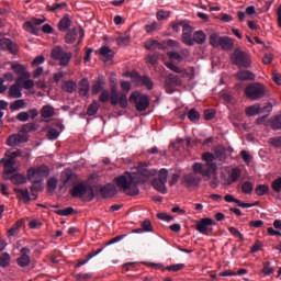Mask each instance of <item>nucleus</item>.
I'll use <instances>...</instances> for the list:
<instances>
[{
    "mask_svg": "<svg viewBox=\"0 0 281 281\" xmlns=\"http://www.w3.org/2000/svg\"><path fill=\"white\" fill-rule=\"evenodd\" d=\"M100 193L103 199H109L115 195L116 189L115 186L112 183H106L100 189Z\"/></svg>",
    "mask_w": 281,
    "mask_h": 281,
    "instance_id": "obj_23",
    "label": "nucleus"
},
{
    "mask_svg": "<svg viewBox=\"0 0 281 281\" xmlns=\"http://www.w3.org/2000/svg\"><path fill=\"white\" fill-rule=\"evenodd\" d=\"M176 87H182V79L173 74H169L164 83L166 93H175Z\"/></svg>",
    "mask_w": 281,
    "mask_h": 281,
    "instance_id": "obj_11",
    "label": "nucleus"
},
{
    "mask_svg": "<svg viewBox=\"0 0 281 281\" xmlns=\"http://www.w3.org/2000/svg\"><path fill=\"white\" fill-rule=\"evenodd\" d=\"M117 188L122 189L127 195L136 196L139 194V189L135 172L125 171L114 178Z\"/></svg>",
    "mask_w": 281,
    "mask_h": 281,
    "instance_id": "obj_1",
    "label": "nucleus"
},
{
    "mask_svg": "<svg viewBox=\"0 0 281 281\" xmlns=\"http://www.w3.org/2000/svg\"><path fill=\"white\" fill-rule=\"evenodd\" d=\"M116 42L120 46H125L131 42V33L130 31L125 32L124 36H120L116 38Z\"/></svg>",
    "mask_w": 281,
    "mask_h": 281,
    "instance_id": "obj_44",
    "label": "nucleus"
},
{
    "mask_svg": "<svg viewBox=\"0 0 281 281\" xmlns=\"http://www.w3.org/2000/svg\"><path fill=\"white\" fill-rule=\"evenodd\" d=\"M183 268H186L184 263H177V265L168 266L164 270L171 271V272H178V271L182 270Z\"/></svg>",
    "mask_w": 281,
    "mask_h": 281,
    "instance_id": "obj_60",
    "label": "nucleus"
},
{
    "mask_svg": "<svg viewBox=\"0 0 281 281\" xmlns=\"http://www.w3.org/2000/svg\"><path fill=\"white\" fill-rule=\"evenodd\" d=\"M13 191L18 195V199L23 200L24 203H30V201H32V198H30V190L27 188H13Z\"/></svg>",
    "mask_w": 281,
    "mask_h": 281,
    "instance_id": "obj_27",
    "label": "nucleus"
},
{
    "mask_svg": "<svg viewBox=\"0 0 281 281\" xmlns=\"http://www.w3.org/2000/svg\"><path fill=\"white\" fill-rule=\"evenodd\" d=\"M273 111V104L265 103V105L259 104V114H270Z\"/></svg>",
    "mask_w": 281,
    "mask_h": 281,
    "instance_id": "obj_52",
    "label": "nucleus"
},
{
    "mask_svg": "<svg viewBox=\"0 0 281 281\" xmlns=\"http://www.w3.org/2000/svg\"><path fill=\"white\" fill-rule=\"evenodd\" d=\"M158 171L155 168L148 169L140 167L136 175V184H143L148 182L153 177H156Z\"/></svg>",
    "mask_w": 281,
    "mask_h": 281,
    "instance_id": "obj_10",
    "label": "nucleus"
},
{
    "mask_svg": "<svg viewBox=\"0 0 281 281\" xmlns=\"http://www.w3.org/2000/svg\"><path fill=\"white\" fill-rule=\"evenodd\" d=\"M50 56L55 60H59V65L65 67L69 64L72 54L70 52H65L60 46H55L52 49Z\"/></svg>",
    "mask_w": 281,
    "mask_h": 281,
    "instance_id": "obj_9",
    "label": "nucleus"
},
{
    "mask_svg": "<svg viewBox=\"0 0 281 281\" xmlns=\"http://www.w3.org/2000/svg\"><path fill=\"white\" fill-rule=\"evenodd\" d=\"M260 114V104L251 105L246 109L247 116H256Z\"/></svg>",
    "mask_w": 281,
    "mask_h": 281,
    "instance_id": "obj_46",
    "label": "nucleus"
},
{
    "mask_svg": "<svg viewBox=\"0 0 281 281\" xmlns=\"http://www.w3.org/2000/svg\"><path fill=\"white\" fill-rule=\"evenodd\" d=\"M10 180L13 184H25L27 183V177L23 173H14L10 177Z\"/></svg>",
    "mask_w": 281,
    "mask_h": 281,
    "instance_id": "obj_33",
    "label": "nucleus"
},
{
    "mask_svg": "<svg viewBox=\"0 0 281 281\" xmlns=\"http://www.w3.org/2000/svg\"><path fill=\"white\" fill-rule=\"evenodd\" d=\"M268 144L276 149H281V136L270 137Z\"/></svg>",
    "mask_w": 281,
    "mask_h": 281,
    "instance_id": "obj_50",
    "label": "nucleus"
},
{
    "mask_svg": "<svg viewBox=\"0 0 281 281\" xmlns=\"http://www.w3.org/2000/svg\"><path fill=\"white\" fill-rule=\"evenodd\" d=\"M151 187H154V189L161 194H167V192H168L166 182L158 180V178L151 179Z\"/></svg>",
    "mask_w": 281,
    "mask_h": 281,
    "instance_id": "obj_28",
    "label": "nucleus"
},
{
    "mask_svg": "<svg viewBox=\"0 0 281 281\" xmlns=\"http://www.w3.org/2000/svg\"><path fill=\"white\" fill-rule=\"evenodd\" d=\"M240 176H241V170L238 167L233 168L229 173L231 183L236 182L240 178Z\"/></svg>",
    "mask_w": 281,
    "mask_h": 281,
    "instance_id": "obj_47",
    "label": "nucleus"
},
{
    "mask_svg": "<svg viewBox=\"0 0 281 281\" xmlns=\"http://www.w3.org/2000/svg\"><path fill=\"white\" fill-rule=\"evenodd\" d=\"M255 192L258 196H263L265 194L269 193V184H258Z\"/></svg>",
    "mask_w": 281,
    "mask_h": 281,
    "instance_id": "obj_45",
    "label": "nucleus"
},
{
    "mask_svg": "<svg viewBox=\"0 0 281 281\" xmlns=\"http://www.w3.org/2000/svg\"><path fill=\"white\" fill-rule=\"evenodd\" d=\"M105 82H104V78L103 77H99L98 80H95L93 82L92 86V93L93 95H97L98 93H100V91H103V87H104Z\"/></svg>",
    "mask_w": 281,
    "mask_h": 281,
    "instance_id": "obj_32",
    "label": "nucleus"
},
{
    "mask_svg": "<svg viewBox=\"0 0 281 281\" xmlns=\"http://www.w3.org/2000/svg\"><path fill=\"white\" fill-rule=\"evenodd\" d=\"M130 102L136 105V111L138 112H145L150 105L148 95L142 94L139 91H135L131 94Z\"/></svg>",
    "mask_w": 281,
    "mask_h": 281,
    "instance_id": "obj_7",
    "label": "nucleus"
},
{
    "mask_svg": "<svg viewBox=\"0 0 281 281\" xmlns=\"http://www.w3.org/2000/svg\"><path fill=\"white\" fill-rule=\"evenodd\" d=\"M140 82L143 83V86L147 87V89L149 91H153L154 82L151 81V79L148 76L140 77Z\"/></svg>",
    "mask_w": 281,
    "mask_h": 281,
    "instance_id": "obj_56",
    "label": "nucleus"
},
{
    "mask_svg": "<svg viewBox=\"0 0 281 281\" xmlns=\"http://www.w3.org/2000/svg\"><path fill=\"white\" fill-rule=\"evenodd\" d=\"M100 54H101V56H103L104 61L112 60L114 57V52L108 46L101 47Z\"/></svg>",
    "mask_w": 281,
    "mask_h": 281,
    "instance_id": "obj_36",
    "label": "nucleus"
},
{
    "mask_svg": "<svg viewBox=\"0 0 281 281\" xmlns=\"http://www.w3.org/2000/svg\"><path fill=\"white\" fill-rule=\"evenodd\" d=\"M214 221L212 218H202L196 223L195 229L202 235H209L213 232Z\"/></svg>",
    "mask_w": 281,
    "mask_h": 281,
    "instance_id": "obj_14",
    "label": "nucleus"
},
{
    "mask_svg": "<svg viewBox=\"0 0 281 281\" xmlns=\"http://www.w3.org/2000/svg\"><path fill=\"white\" fill-rule=\"evenodd\" d=\"M99 108H100V105H99L98 101L93 100L92 103L88 108L87 115L89 117L95 116L97 113L99 112Z\"/></svg>",
    "mask_w": 281,
    "mask_h": 281,
    "instance_id": "obj_39",
    "label": "nucleus"
},
{
    "mask_svg": "<svg viewBox=\"0 0 281 281\" xmlns=\"http://www.w3.org/2000/svg\"><path fill=\"white\" fill-rule=\"evenodd\" d=\"M169 16H170V12L169 11L160 10V11H158V13H156V19H158V21H165Z\"/></svg>",
    "mask_w": 281,
    "mask_h": 281,
    "instance_id": "obj_63",
    "label": "nucleus"
},
{
    "mask_svg": "<svg viewBox=\"0 0 281 281\" xmlns=\"http://www.w3.org/2000/svg\"><path fill=\"white\" fill-rule=\"evenodd\" d=\"M202 178L196 173L189 172L184 173L181 177V184L184 188H195L201 183Z\"/></svg>",
    "mask_w": 281,
    "mask_h": 281,
    "instance_id": "obj_12",
    "label": "nucleus"
},
{
    "mask_svg": "<svg viewBox=\"0 0 281 281\" xmlns=\"http://www.w3.org/2000/svg\"><path fill=\"white\" fill-rule=\"evenodd\" d=\"M192 33L193 27L183 21L181 41L188 46H193Z\"/></svg>",
    "mask_w": 281,
    "mask_h": 281,
    "instance_id": "obj_17",
    "label": "nucleus"
},
{
    "mask_svg": "<svg viewBox=\"0 0 281 281\" xmlns=\"http://www.w3.org/2000/svg\"><path fill=\"white\" fill-rule=\"evenodd\" d=\"M168 176H169V171L168 169L166 168H161L160 171H158V180L164 182V183H167L168 181Z\"/></svg>",
    "mask_w": 281,
    "mask_h": 281,
    "instance_id": "obj_57",
    "label": "nucleus"
},
{
    "mask_svg": "<svg viewBox=\"0 0 281 281\" xmlns=\"http://www.w3.org/2000/svg\"><path fill=\"white\" fill-rule=\"evenodd\" d=\"M27 134L19 132L18 134H12L7 138V145L9 147H16L23 143H27Z\"/></svg>",
    "mask_w": 281,
    "mask_h": 281,
    "instance_id": "obj_16",
    "label": "nucleus"
},
{
    "mask_svg": "<svg viewBox=\"0 0 281 281\" xmlns=\"http://www.w3.org/2000/svg\"><path fill=\"white\" fill-rule=\"evenodd\" d=\"M192 171L195 176L201 175L202 177H211L210 168H205V165L202 162H193Z\"/></svg>",
    "mask_w": 281,
    "mask_h": 281,
    "instance_id": "obj_21",
    "label": "nucleus"
},
{
    "mask_svg": "<svg viewBox=\"0 0 281 281\" xmlns=\"http://www.w3.org/2000/svg\"><path fill=\"white\" fill-rule=\"evenodd\" d=\"M187 117L191 123L196 124L200 122L201 114L195 109H191L188 111Z\"/></svg>",
    "mask_w": 281,
    "mask_h": 281,
    "instance_id": "obj_37",
    "label": "nucleus"
},
{
    "mask_svg": "<svg viewBox=\"0 0 281 281\" xmlns=\"http://www.w3.org/2000/svg\"><path fill=\"white\" fill-rule=\"evenodd\" d=\"M206 34L203 31H195L192 36H191V41H192V46L196 43L199 45L205 44L206 43Z\"/></svg>",
    "mask_w": 281,
    "mask_h": 281,
    "instance_id": "obj_26",
    "label": "nucleus"
},
{
    "mask_svg": "<svg viewBox=\"0 0 281 281\" xmlns=\"http://www.w3.org/2000/svg\"><path fill=\"white\" fill-rule=\"evenodd\" d=\"M0 50H9L11 54H16L19 46L9 38H1Z\"/></svg>",
    "mask_w": 281,
    "mask_h": 281,
    "instance_id": "obj_20",
    "label": "nucleus"
},
{
    "mask_svg": "<svg viewBox=\"0 0 281 281\" xmlns=\"http://www.w3.org/2000/svg\"><path fill=\"white\" fill-rule=\"evenodd\" d=\"M60 181L63 182L64 187L71 186L75 182V173L71 169H65L60 173Z\"/></svg>",
    "mask_w": 281,
    "mask_h": 281,
    "instance_id": "obj_22",
    "label": "nucleus"
},
{
    "mask_svg": "<svg viewBox=\"0 0 281 281\" xmlns=\"http://www.w3.org/2000/svg\"><path fill=\"white\" fill-rule=\"evenodd\" d=\"M110 100L111 102V94L108 90H102L100 97H99V101L103 104L108 103Z\"/></svg>",
    "mask_w": 281,
    "mask_h": 281,
    "instance_id": "obj_59",
    "label": "nucleus"
},
{
    "mask_svg": "<svg viewBox=\"0 0 281 281\" xmlns=\"http://www.w3.org/2000/svg\"><path fill=\"white\" fill-rule=\"evenodd\" d=\"M77 35H78V33H77V30H76V29L68 30V31H67V34H66V36H65L66 43H67V44H72V43H75L76 40H77Z\"/></svg>",
    "mask_w": 281,
    "mask_h": 281,
    "instance_id": "obj_40",
    "label": "nucleus"
},
{
    "mask_svg": "<svg viewBox=\"0 0 281 281\" xmlns=\"http://www.w3.org/2000/svg\"><path fill=\"white\" fill-rule=\"evenodd\" d=\"M111 105L116 106L120 105L121 109L125 110L128 108V100L126 92H120L117 93V87L112 86L111 87Z\"/></svg>",
    "mask_w": 281,
    "mask_h": 281,
    "instance_id": "obj_8",
    "label": "nucleus"
},
{
    "mask_svg": "<svg viewBox=\"0 0 281 281\" xmlns=\"http://www.w3.org/2000/svg\"><path fill=\"white\" fill-rule=\"evenodd\" d=\"M75 212V209L72 206H68L67 209H59L58 211H55V213L59 216H70Z\"/></svg>",
    "mask_w": 281,
    "mask_h": 281,
    "instance_id": "obj_53",
    "label": "nucleus"
},
{
    "mask_svg": "<svg viewBox=\"0 0 281 281\" xmlns=\"http://www.w3.org/2000/svg\"><path fill=\"white\" fill-rule=\"evenodd\" d=\"M231 60L233 65H236L240 68H250L251 67V56L248 52H244L240 48H236L234 53L231 55Z\"/></svg>",
    "mask_w": 281,
    "mask_h": 281,
    "instance_id": "obj_3",
    "label": "nucleus"
},
{
    "mask_svg": "<svg viewBox=\"0 0 281 281\" xmlns=\"http://www.w3.org/2000/svg\"><path fill=\"white\" fill-rule=\"evenodd\" d=\"M158 29H159V24L157 22L145 25V32L147 33H151L154 31H157Z\"/></svg>",
    "mask_w": 281,
    "mask_h": 281,
    "instance_id": "obj_64",
    "label": "nucleus"
},
{
    "mask_svg": "<svg viewBox=\"0 0 281 281\" xmlns=\"http://www.w3.org/2000/svg\"><path fill=\"white\" fill-rule=\"evenodd\" d=\"M140 227H143V231L147 233L154 232L151 222L149 220L143 221V223H140Z\"/></svg>",
    "mask_w": 281,
    "mask_h": 281,
    "instance_id": "obj_62",
    "label": "nucleus"
},
{
    "mask_svg": "<svg viewBox=\"0 0 281 281\" xmlns=\"http://www.w3.org/2000/svg\"><path fill=\"white\" fill-rule=\"evenodd\" d=\"M57 188V179L55 177H50L47 180V192L54 193Z\"/></svg>",
    "mask_w": 281,
    "mask_h": 281,
    "instance_id": "obj_49",
    "label": "nucleus"
},
{
    "mask_svg": "<svg viewBox=\"0 0 281 281\" xmlns=\"http://www.w3.org/2000/svg\"><path fill=\"white\" fill-rule=\"evenodd\" d=\"M21 83L15 82L9 88V98L10 99H21L23 98V92H21Z\"/></svg>",
    "mask_w": 281,
    "mask_h": 281,
    "instance_id": "obj_25",
    "label": "nucleus"
},
{
    "mask_svg": "<svg viewBox=\"0 0 281 281\" xmlns=\"http://www.w3.org/2000/svg\"><path fill=\"white\" fill-rule=\"evenodd\" d=\"M23 109H25V100L23 99L16 100L10 104L11 111H20Z\"/></svg>",
    "mask_w": 281,
    "mask_h": 281,
    "instance_id": "obj_42",
    "label": "nucleus"
},
{
    "mask_svg": "<svg viewBox=\"0 0 281 281\" xmlns=\"http://www.w3.org/2000/svg\"><path fill=\"white\" fill-rule=\"evenodd\" d=\"M235 78L241 81L256 80V75L250 70H239L235 74Z\"/></svg>",
    "mask_w": 281,
    "mask_h": 281,
    "instance_id": "obj_24",
    "label": "nucleus"
},
{
    "mask_svg": "<svg viewBox=\"0 0 281 281\" xmlns=\"http://www.w3.org/2000/svg\"><path fill=\"white\" fill-rule=\"evenodd\" d=\"M52 124L55 127L48 128V131H47V139L56 140L59 137L60 133L64 132L65 126H64V124H63V122L60 120H54L52 122Z\"/></svg>",
    "mask_w": 281,
    "mask_h": 281,
    "instance_id": "obj_13",
    "label": "nucleus"
},
{
    "mask_svg": "<svg viewBox=\"0 0 281 281\" xmlns=\"http://www.w3.org/2000/svg\"><path fill=\"white\" fill-rule=\"evenodd\" d=\"M30 254H32V250L27 247L21 248L20 250V257L16 259L18 266L25 268L30 266V262H32V259L30 258Z\"/></svg>",
    "mask_w": 281,
    "mask_h": 281,
    "instance_id": "obj_18",
    "label": "nucleus"
},
{
    "mask_svg": "<svg viewBox=\"0 0 281 281\" xmlns=\"http://www.w3.org/2000/svg\"><path fill=\"white\" fill-rule=\"evenodd\" d=\"M71 26V21L69 19V15L66 14L58 23V30L60 32H67L69 31V27Z\"/></svg>",
    "mask_w": 281,
    "mask_h": 281,
    "instance_id": "obj_31",
    "label": "nucleus"
},
{
    "mask_svg": "<svg viewBox=\"0 0 281 281\" xmlns=\"http://www.w3.org/2000/svg\"><path fill=\"white\" fill-rule=\"evenodd\" d=\"M61 89L63 91H66V93H74V91L77 89V83L71 80L65 81Z\"/></svg>",
    "mask_w": 281,
    "mask_h": 281,
    "instance_id": "obj_41",
    "label": "nucleus"
},
{
    "mask_svg": "<svg viewBox=\"0 0 281 281\" xmlns=\"http://www.w3.org/2000/svg\"><path fill=\"white\" fill-rule=\"evenodd\" d=\"M11 69L14 71V74H16L19 77L15 80V82L21 83L23 82V80H29V78H31V75L27 72V69L19 64H12Z\"/></svg>",
    "mask_w": 281,
    "mask_h": 281,
    "instance_id": "obj_15",
    "label": "nucleus"
},
{
    "mask_svg": "<svg viewBox=\"0 0 281 281\" xmlns=\"http://www.w3.org/2000/svg\"><path fill=\"white\" fill-rule=\"evenodd\" d=\"M145 48H147V50H155L156 48L165 49L166 46L156 40H149L145 42Z\"/></svg>",
    "mask_w": 281,
    "mask_h": 281,
    "instance_id": "obj_34",
    "label": "nucleus"
},
{
    "mask_svg": "<svg viewBox=\"0 0 281 281\" xmlns=\"http://www.w3.org/2000/svg\"><path fill=\"white\" fill-rule=\"evenodd\" d=\"M49 176V169L46 165L31 167L27 169L26 177L31 183L42 182L43 178Z\"/></svg>",
    "mask_w": 281,
    "mask_h": 281,
    "instance_id": "obj_5",
    "label": "nucleus"
},
{
    "mask_svg": "<svg viewBox=\"0 0 281 281\" xmlns=\"http://www.w3.org/2000/svg\"><path fill=\"white\" fill-rule=\"evenodd\" d=\"M271 189L276 192V193H280L281 192V176L277 177L272 183H271Z\"/></svg>",
    "mask_w": 281,
    "mask_h": 281,
    "instance_id": "obj_58",
    "label": "nucleus"
},
{
    "mask_svg": "<svg viewBox=\"0 0 281 281\" xmlns=\"http://www.w3.org/2000/svg\"><path fill=\"white\" fill-rule=\"evenodd\" d=\"M20 229H21V223L18 222L8 231V237H15L19 234Z\"/></svg>",
    "mask_w": 281,
    "mask_h": 281,
    "instance_id": "obj_55",
    "label": "nucleus"
},
{
    "mask_svg": "<svg viewBox=\"0 0 281 281\" xmlns=\"http://www.w3.org/2000/svg\"><path fill=\"white\" fill-rule=\"evenodd\" d=\"M11 262V256L7 252H3L0 257V266L5 268L9 267Z\"/></svg>",
    "mask_w": 281,
    "mask_h": 281,
    "instance_id": "obj_54",
    "label": "nucleus"
},
{
    "mask_svg": "<svg viewBox=\"0 0 281 281\" xmlns=\"http://www.w3.org/2000/svg\"><path fill=\"white\" fill-rule=\"evenodd\" d=\"M36 131V123H26L22 125L20 133L27 135V133H32Z\"/></svg>",
    "mask_w": 281,
    "mask_h": 281,
    "instance_id": "obj_43",
    "label": "nucleus"
},
{
    "mask_svg": "<svg viewBox=\"0 0 281 281\" xmlns=\"http://www.w3.org/2000/svg\"><path fill=\"white\" fill-rule=\"evenodd\" d=\"M87 193L88 201H92L94 199V189L92 186H88L83 182L75 184L70 190V194L74 199H82Z\"/></svg>",
    "mask_w": 281,
    "mask_h": 281,
    "instance_id": "obj_6",
    "label": "nucleus"
},
{
    "mask_svg": "<svg viewBox=\"0 0 281 281\" xmlns=\"http://www.w3.org/2000/svg\"><path fill=\"white\" fill-rule=\"evenodd\" d=\"M55 115L54 108L52 105H44L41 109V116L45 120L52 119Z\"/></svg>",
    "mask_w": 281,
    "mask_h": 281,
    "instance_id": "obj_35",
    "label": "nucleus"
},
{
    "mask_svg": "<svg viewBox=\"0 0 281 281\" xmlns=\"http://www.w3.org/2000/svg\"><path fill=\"white\" fill-rule=\"evenodd\" d=\"M241 191L245 194H250L254 192V183L251 181H244L241 184Z\"/></svg>",
    "mask_w": 281,
    "mask_h": 281,
    "instance_id": "obj_51",
    "label": "nucleus"
},
{
    "mask_svg": "<svg viewBox=\"0 0 281 281\" xmlns=\"http://www.w3.org/2000/svg\"><path fill=\"white\" fill-rule=\"evenodd\" d=\"M213 155L215 160L220 161L221 164H224L227 159L226 149L224 147H216Z\"/></svg>",
    "mask_w": 281,
    "mask_h": 281,
    "instance_id": "obj_29",
    "label": "nucleus"
},
{
    "mask_svg": "<svg viewBox=\"0 0 281 281\" xmlns=\"http://www.w3.org/2000/svg\"><path fill=\"white\" fill-rule=\"evenodd\" d=\"M79 93L80 95H88L89 93V80L87 78L81 79L79 82Z\"/></svg>",
    "mask_w": 281,
    "mask_h": 281,
    "instance_id": "obj_38",
    "label": "nucleus"
},
{
    "mask_svg": "<svg viewBox=\"0 0 281 281\" xmlns=\"http://www.w3.org/2000/svg\"><path fill=\"white\" fill-rule=\"evenodd\" d=\"M45 20H41V19H32L31 21L29 22H25L24 24V29L25 31H27L29 33H32L34 35H38V30L36 26L41 25L42 23H44Z\"/></svg>",
    "mask_w": 281,
    "mask_h": 281,
    "instance_id": "obj_19",
    "label": "nucleus"
},
{
    "mask_svg": "<svg viewBox=\"0 0 281 281\" xmlns=\"http://www.w3.org/2000/svg\"><path fill=\"white\" fill-rule=\"evenodd\" d=\"M269 124L272 131H281V114L274 115L269 120Z\"/></svg>",
    "mask_w": 281,
    "mask_h": 281,
    "instance_id": "obj_30",
    "label": "nucleus"
},
{
    "mask_svg": "<svg viewBox=\"0 0 281 281\" xmlns=\"http://www.w3.org/2000/svg\"><path fill=\"white\" fill-rule=\"evenodd\" d=\"M67 7H68V4L66 2H60V3L55 2L53 5H47L46 9L50 12H56V11H60Z\"/></svg>",
    "mask_w": 281,
    "mask_h": 281,
    "instance_id": "obj_48",
    "label": "nucleus"
},
{
    "mask_svg": "<svg viewBox=\"0 0 281 281\" xmlns=\"http://www.w3.org/2000/svg\"><path fill=\"white\" fill-rule=\"evenodd\" d=\"M244 93L250 101H260L267 95V87L261 82H252L244 89Z\"/></svg>",
    "mask_w": 281,
    "mask_h": 281,
    "instance_id": "obj_2",
    "label": "nucleus"
},
{
    "mask_svg": "<svg viewBox=\"0 0 281 281\" xmlns=\"http://www.w3.org/2000/svg\"><path fill=\"white\" fill-rule=\"evenodd\" d=\"M273 272H276V269H273V267H271V262L267 261L263 263V269H262V273L265 276H270Z\"/></svg>",
    "mask_w": 281,
    "mask_h": 281,
    "instance_id": "obj_61",
    "label": "nucleus"
},
{
    "mask_svg": "<svg viewBox=\"0 0 281 281\" xmlns=\"http://www.w3.org/2000/svg\"><path fill=\"white\" fill-rule=\"evenodd\" d=\"M209 43L214 48L221 47L225 52L234 49V40L229 36H220L217 33L210 35Z\"/></svg>",
    "mask_w": 281,
    "mask_h": 281,
    "instance_id": "obj_4",
    "label": "nucleus"
}]
</instances>
